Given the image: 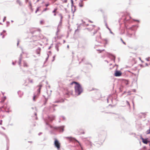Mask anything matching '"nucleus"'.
<instances>
[{
	"label": "nucleus",
	"mask_w": 150,
	"mask_h": 150,
	"mask_svg": "<svg viewBox=\"0 0 150 150\" xmlns=\"http://www.w3.org/2000/svg\"><path fill=\"white\" fill-rule=\"evenodd\" d=\"M58 8H55L54 10L52 11V13H53L54 16H56V14L57 13V10Z\"/></svg>",
	"instance_id": "39448f33"
},
{
	"label": "nucleus",
	"mask_w": 150,
	"mask_h": 150,
	"mask_svg": "<svg viewBox=\"0 0 150 150\" xmlns=\"http://www.w3.org/2000/svg\"><path fill=\"white\" fill-rule=\"evenodd\" d=\"M28 83H33V79L29 78L28 79Z\"/></svg>",
	"instance_id": "6e6552de"
},
{
	"label": "nucleus",
	"mask_w": 150,
	"mask_h": 150,
	"mask_svg": "<svg viewBox=\"0 0 150 150\" xmlns=\"http://www.w3.org/2000/svg\"><path fill=\"white\" fill-rule=\"evenodd\" d=\"M40 23L41 24H43V23H44V22L43 21H40Z\"/></svg>",
	"instance_id": "aec40b11"
},
{
	"label": "nucleus",
	"mask_w": 150,
	"mask_h": 150,
	"mask_svg": "<svg viewBox=\"0 0 150 150\" xmlns=\"http://www.w3.org/2000/svg\"><path fill=\"white\" fill-rule=\"evenodd\" d=\"M40 49H38L37 50V53L38 54H40Z\"/></svg>",
	"instance_id": "ddd939ff"
},
{
	"label": "nucleus",
	"mask_w": 150,
	"mask_h": 150,
	"mask_svg": "<svg viewBox=\"0 0 150 150\" xmlns=\"http://www.w3.org/2000/svg\"><path fill=\"white\" fill-rule=\"evenodd\" d=\"M84 5V3L83 2V0H81L79 3V6L81 7H82Z\"/></svg>",
	"instance_id": "423d86ee"
},
{
	"label": "nucleus",
	"mask_w": 150,
	"mask_h": 150,
	"mask_svg": "<svg viewBox=\"0 0 150 150\" xmlns=\"http://www.w3.org/2000/svg\"><path fill=\"white\" fill-rule=\"evenodd\" d=\"M54 145L58 149H60V144L58 141L56 139H55Z\"/></svg>",
	"instance_id": "f03ea898"
},
{
	"label": "nucleus",
	"mask_w": 150,
	"mask_h": 150,
	"mask_svg": "<svg viewBox=\"0 0 150 150\" xmlns=\"http://www.w3.org/2000/svg\"><path fill=\"white\" fill-rule=\"evenodd\" d=\"M26 0V2H27L28 1V0Z\"/></svg>",
	"instance_id": "393cba45"
},
{
	"label": "nucleus",
	"mask_w": 150,
	"mask_h": 150,
	"mask_svg": "<svg viewBox=\"0 0 150 150\" xmlns=\"http://www.w3.org/2000/svg\"><path fill=\"white\" fill-rule=\"evenodd\" d=\"M50 5V4H49V3H48L46 4H45V6H46V7H47L48 6H49V5Z\"/></svg>",
	"instance_id": "a211bd4d"
},
{
	"label": "nucleus",
	"mask_w": 150,
	"mask_h": 150,
	"mask_svg": "<svg viewBox=\"0 0 150 150\" xmlns=\"http://www.w3.org/2000/svg\"><path fill=\"white\" fill-rule=\"evenodd\" d=\"M41 11L40 7H38L35 11V13H37L38 11Z\"/></svg>",
	"instance_id": "9d476101"
},
{
	"label": "nucleus",
	"mask_w": 150,
	"mask_h": 150,
	"mask_svg": "<svg viewBox=\"0 0 150 150\" xmlns=\"http://www.w3.org/2000/svg\"><path fill=\"white\" fill-rule=\"evenodd\" d=\"M150 58H146V60L147 61H149V60H150Z\"/></svg>",
	"instance_id": "412c9836"
},
{
	"label": "nucleus",
	"mask_w": 150,
	"mask_h": 150,
	"mask_svg": "<svg viewBox=\"0 0 150 150\" xmlns=\"http://www.w3.org/2000/svg\"><path fill=\"white\" fill-rule=\"evenodd\" d=\"M58 15H59V17L60 19V22H62V18H63V16L62 15L61 13H60Z\"/></svg>",
	"instance_id": "0eeeda50"
},
{
	"label": "nucleus",
	"mask_w": 150,
	"mask_h": 150,
	"mask_svg": "<svg viewBox=\"0 0 150 150\" xmlns=\"http://www.w3.org/2000/svg\"><path fill=\"white\" fill-rule=\"evenodd\" d=\"M48 10V9L47 8H45L43 10V11H46Z\"/></svg>",
	"instance_id": "f3484780"
},
{
	"label": "nucleus",
	"mask_w": 150,
	"mask_h": 150,
	"mask_svg": "<svg viewBox=\"0 0 150 150\" xmlns=\"http://www.w3.org/2000/svg\"><path fill=\"white\" fill-rule=\"evenodd\" d=\"M16 2L19 5L21 6L22 5V3L20 0H17Z\"/></svg>",
	"instance_id": "f8f14e48"
},
{
	"label": "nucleus",
	"mask_w": 150,
	"mask_h": 150,
	"mask_svg": "<svg viewBox=\"0 0 150 150\" xmlns=\"http://www.w3.org/2000/svg\"><path fill=\"white\" fill-rule=\"evenodd\" d=\"M122 75V73L120 71H116L114 75L115 76H120Z\"/></svg>",
	"instance_id": "7ed1b4c3"
},
{
	"label": "nucleus",
	"mask_w": 150,
	"mask_h": 150,
	"mask_svg": "<svg viewBox=\"0 0 150 150\" xmlns=\"http://www.w3.org/2000/svg\"><path fill=\"white\" fill-rule=\"evenodd\" d=\"M76 84L74 87L76 93L78 94V95H80L82 92V89L80 84L78 83L73 81L70 83V85H72L73 84Z\"/></svg>",
	"instance_id": "f257e3e1"
},
{
	"label": "nucleus",
	"mask_w": 150,
	"mask_h": 150,
	"mask_svg": "<svg viewBox=\"0 0 150 150\" xmlns=\"http://www.w3.org/2000/svg\"><path fill=\"white\" fill-rule=\"evenodd\" d=\"M21 63V61H20V62H19V64H20Z\"/></svg>",
	"instance_id": "5701e85b"
},
{
	"label": "nucleus",
	"mask_w": 150,
	"mask_h": 150,
	"mask_svg": "<svg viewBox=\"0 0 150 150\" xmlns=\"http://www.w3.org/2000/svg\"><path fill=\"white\" fill-rule=\"evenodd\" d=\"M40 0H37V1L38 2Z\"/></svg>",
	"instance_id": "b1692460"
},
{
	"label": "nucleus",
	"mask_w": 150,
	"mask_h": 150,
	"mask_svg": "<svg viewBox=\"0 0 150 150\" xmlns=\"http://www.w3.org/2000/svg\"><path fill=\"white\" fill-rule=\"evenodd\" d=\"M79 131L81 134H84L85 133L84 130L82 129H80L79 130Z\"/></svg>",
	"instance_id": "9b49d317"
},
{
	"label": "nucleus",
	"mask_w": 150,
	"mask_h": 150,
	"mask_svg": "<svg viewBox=\"0 0 150 150\" xmlns=\"http://www.w3.org/2000/svg\"><path fill=\"white\" fill-rule=\"evenodd\" d=\"M66 138L67 139H69L70 140H71V139H72V138L70 137H66Z\"/></svg>",
	"instance_id": "6ab92c4d"
},
{
	"label": "nucleus",
	"mask_w": 150,
	"mask_h": 150,
	"mask_svg": "<svg viewBox=\"0 0 150 150\" xmlns=\"http://www.w3.org/2000/svg\"><path fill=\"white\" fill-rule=\"evenodd\" d=\"M121 40L122 41V42H123V43L125 45H126V43L125 42L122 38H121Z\"/></svg>",
	"instance_id": "2eb2a0df"
},
{
	"label": "nucleus",
	"mask_w": 150,
	"mask_h": 150,
	"mask_svg": "<svg viewBox=\"0 0 150 150\" xmlns=\"http://www.w3.org/2000/svg\"><path fill=\"white\" fill-rule=\"evenodd\" d=\"M141 139H142V142L144 143L145 144H146L148 143V141L147 140V139H144L142 137H141Z\"/></svg>",
	"instance_id": "20e7f679"
},
{
	"label": "nucleus",
	"mask_w": 150,
	"mask_h": 150,
	"mask_svg": "<svg viewBox=\"0 0 150 150\" xmlns=\"http://www.w3.org/2000/svg\"><path fill=\"white\" fill-rule=\"evenodd\" d=\"M23 65L24 67H28V65L27 62L24 61L23 63Z\"/></svg>",
	"instance_id": "1a4fd4ad"
},
{
	"label": "nucleus",
	"mask_w": 150,
	"mask_h": 150,
	"mask_svg": "<svg viewBox=\"0 0 150 150\" xmlns=\"http://www.w3.org/2000/svg\"><path fill=\"white\" fill-rule=\"evenodd\" d=\"M96 28V27L95 25H91V28H92V30L93 28Z\"/></svg>",
	"instance_id": "4468645a"
},
{
	"label": "nucleus",
	"mask_w": 150,
	"mask_h": 150,
	"mask_svg": "<svg viewBox=\"0 0 150 150\" xmlns=\"http://www.w3.org/2000/svg\"><path fill=\"white\" fill-rule=\"evenodd\" d=\"M2 124V120H1L0 122V125H1Z\"/></svg>",
	"instance_id": "4be33fe9"
},
{
	"label": "nucleus",
	"mask_w": 150,
	"mask_h": 150,
	"mask_svg": "<svg viewBox=\"0 0 150 150\" xmlns=\"http://www.w3.org/2000/svg\"><path fill=\"white\" fill-rule=\"evenodd\" d=\"M36 96H34L33 98V100L34 101H35L36 100L35 98H36Z\"/></svg>",
	"instance_id": "dca6fc26"
}]
</instances>
